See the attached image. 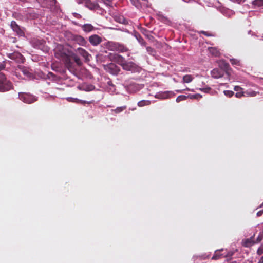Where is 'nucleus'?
<instances>
[{"instance_id":"2eb2a0df","label":"nucleus","mask_w":263,"mask_h":263,"mask_svg":"<svg viewBox=\"0 0 263 263\" xmlns=\"http://www.w3.org/2000/svg\"><path fill=\"white\" fill-rule=\"evenodd\" d=\"M220 66L221 67L222 70L224 71V73H226L227 76V77L229 78V70L230 69V65L229 63L226 62L224 61H222L221 62V64Z\"/></svg>"},{"instance_id":"473e14b6","label":"nucleus","mask_w":263,"mask_h":263,"mask_svg":"<svg viewBox=\"0 0 263 263\" xmlns=\"http://www.w3.org/2000/svg\"><path fill=\"white\" fill-rule=\"evenodd\" d=\"M115 20L120 23H124L125 21V18L123 16H115Z\"/></svg>"},{"instance_id":"c756f323","label":"nucleus","mask_w":263,"mask_h":263,"mask_svg":"<svg viewBox=\"0 0 263 263\" xmlns=\"http://www.w3.org/2000/svg\"><path fill=\"white\" fill-rule=\"evenodd\" d=\"M188 98V97L184 95H180L177 97L176 99V101L177 102H180V101H184L186 100Z\"/></svg>"},{"instance_id":"f3484780","label":"nucleus","mask_w":263,"mask_h":263,"mask_svg":"<svg viewBox=\"0 0 263 263\" xmlns=\"http://www.w3.org/2000/svg\"><path fill=\"white\" fill-rule=\"evenodd\" d=\"M208 50L209 52L214 57H218L220 55V52L219 49L216 47H209Z\"/></svg>"},{"instance_id":"412c9836","label":"nucleus","mask_w":263,"mask_h":263,"mask_svg":"<svg viewBox=\"0 0 263 263\" xmlns=\"http://www.w3.org/2000/svg\"><path fill=\"white\" fill-rule=\"evenodd\" d=\"M223 251V249H221V250H216L215 252V253H214V255L212 257V259H213V260H218V259H219L220 258H221L222 257V256L224 257V254H220V251Z\"/></svg>"},{"instance_id":"58836bf2","label":"nucleus","mask_w":263,"mask_h":263,"mask_svg":"<svg viewBox=\"0 0 263 263\" xmlns=\"http://www.w3.org/2000/svg\"><path fill=\"white\" fill-rule=\"evenodd\" d=\"M67 99L69 102H75V103H78V102L79 101V99H78L77 98H71V97L68 98Z\"/></svg>"},{"instance_id":"5701e85b","label":"nucleus","mask_w":263,"mask_h":263,"mask_svg":"<svg viewBox=\"0 0 263 263\" xmlns=\"http://www.w3.org/2000/svg\"><path fill=\"white\" fill-rule=\"evenodd\" d=\"M151 104L149 100H141L138 102V106L139 107H143L144 106H148Z\"/></svg>"},{"instance_id":"09e8293b","label":"nucleus","mask_w":263,"mask_h":263,"mask_svg":"<svg viewBox=\"0 0 263 263\" xmlns=\"http://www.w3.org/2000/svg\"><path fill=\"white\" fill-rule=\"evenodd\" d=\"M184 90H187V91H190V88H186L185 89H184ZM183 90H176V91H177V92H179V93H181V92H183Z\"/></svg>"},{"instance_id":"c85d7f7f","label":"nucleus","mask_w":263,"mask_h":263,"mask_svg":"<svg viewBox=\"0 0 263 263\" xmlns=\"http://www.w3.org/2000/svg\"><path fill=\"white\" fill-rule=\"evenodd\" d=\"M252 4L257 7L263 6V0H254L252 2Z\"/></svg>"},{"instance_id":"a18cd8bd","label":"nucleus","mask_w":263,"mask_h":263,"mask_svg":"<svg viewBox=\"0 0 263 263\" xmlns=\"http://www.w3.org/2000/svg\"><path fill=\"white\" fill-rule=\"evenodd\" d=\"M159 19L160 21H163V22H164L167 20L166 17H164V16H162V15H159Z\"/></svg>"},{"instance_id":"864d4df0","label":"nucleus","mask_w":263,"mask_h":263,"mask_svg":"<svg viewBox=\"0 0 263 263\" xmlns=\"http://www.w3.org/2000/svg\"><path fill=\"white\" fill-rule=\"evenodd\" d=\"M184 1H187V0H184Z\"/></svg>"},{"instance_id":"6ab92c4d","label":"nucleus","mask_w":263,"mask_h":263,"mask_svg":"<svg viewBox=\"0 0 263 263\" xmlns=\"http://www.w3.org/2000/svg\"><path fill=\"white\" fill-rule=\"evenodd\" d=\"M244 93L246 95L245 97H255L259 93V91H256L251 89L246 90L244 91Z\"/></svg>"},{"instance_id":"0eeeda50","label":"nucleus","mask_w":263,"mask_h":263,"mask_svg":"<svg viewBox=\"0 0 263 263\" xmlns=\"http://www.w3.org/2000/svg\"><path fill=\"white\" fill-rule=\"evenodd\" d=\"M70 39L71 41L82 46H86L87 43L84 37L80 35L71 34Z\"/></svg>"},{"instance_id":"f704fd0d","label":"nucleus","mask_w":263,"mask_h":263,"mask_svg":"<svg viewBox=\"0 0 263 263\" xmlns=\"http://www.w3.org/2000/svg\"><path fill=\"white\" fill-rule=\"evenodd\" d=\"M223 93L227 97H231L234 94V92L231 90H224Z\"/></svg>"},{"instance_id":"cd10ccee","label":"nucleus","mask_w":263,"mask_h":263,"mask_svg":"<svg viewBox=\"0 0 263 263\" xmlns=\"http://www.w3.org/2000/svg\"><path fill=\"white\" fill-rule=\"evenodd\" d=\"M175 94L172 91H166L162 94V97L164 99L170 98L172 96H174Z\"/></svg>"},{"instance_id":"de8ad7c7","label":"nucleus","mask_w":263,"mask_h":263,"mask_svg":"<svg viewBox=\"0 0 263 263\" xmlns=\"http://www.w3.org/2000/svg\"><path fill=\"white\" fill-rule=\"evenodd\" d=\"M224 257H230V256H232V255H233V253H230V252H229V253H227V254H224Z\"/></svg>"},{"instance_id":"f03ea898","label":"nucleus","mask_w":263,"mask_h":263,"mask_svg":"<svg viewBox=\"0 0 263 263\" xmlns=\"http://www.w3.org/2000/svg\"><path fill=\"white\" fill-rule=\"evenodd\" d=\"M106 48L110 51H116L120 52H127L128 49L123 44L115 42H108L106 43Z\"/></svg>"},{"instance_id":"603ef678","label":"nucleus","mask_w":263,"mask_h":263,"mask_svg":"<svg viewBox=\"0 0 263 263\" xmlns=\"http://www.w3.org/2000/svg\"><path fill=\"white\" fill-rule=\"evenodd\" d=\"M48 75L51 76V77L54 76V74L52 72H51L48 73Z\"/></svg>"},{"instance_id":"4be33fe9","label":"nucleus","mask_w":263,"mask_h":263,"mask_svg":"<svg viewBox=\"0 0 263 263\" xmlns=\"http://www.w3.org/2000/svg\"><path fill=\"white\" fill-rule=\"evenodd\" d=\"M64 55H68L66 53L63 51H60L56 50L55 52V56L57 58L61 60L62 61H64Z\"/></svg>"},{"instance_id":"20e7f679","label":"nucleus","mask_w":263,"mask_h":263,"mask_svg":"<svg viewBox=\"0 0 263 263\" xmlns=\"http://www.w3.org/2000/svg\"><path fill=\"white\" fill-rule=\"evenodd\" d=\"M77 3L79 4H83L84 6L91 10L98 9L99 5L97 3L92 2L91 0H78Z\"/></svg>"},{"instance_id":"3c124183","label":"nucleus","mask_w":263,"mask_h":263,"mask_svg":"<svg viewBox=\"0 0 263 263\" xmlns=\"http://www.w3.org/2000/svg\"><path fill=\"white\" fill-rule=\"evenodd\" d=\"M258 263H263V256L260 258Z\"/></svg>"},{"instance_id":"ddd939ff","label":"nucleus","mask_w":263,"mask_h":263,"mask_svg":"<svg viewBox=\"0 0 263 263\" xmlns=\"http://www.w3.org/2000/svg\"><path fill=\"white\" fill-rule=\"evenodd\" d=\"M76 51L84 58L86 62H88L90 60V58L91 55L86 50L79 47L77 49Z\"/></svg>"},{"instance_id":"e433bc0d","label":"nucleus","mask_w":263,"mask_h":263,"mask_svg":"<svg viewBox=\"0 0 263 263\" xmlns=\"http://www.w3.org/2000/svg\"><path fill=\"white\" fill-rule=\"evenodd\" d=\"M199 90L205 93H209L211 91V88L209 87H207L205 88H199Z\"/></svg>"},{"instance_id":"1a4fd4ad","label":"nucleus","mask_w":263,"mask_h":263,"mask_svg":"<svg viewBox=\"0 0 263 263\" xmlns=\"http://www.w3.org/2000/svg\"><path fill=\"white\" fill-rule=\"evenodd\" d=\"M108 58L111 61L116 62L119 65H121L124 62L125 58L122 55L117 53H109L108 55Z\"/></svg>"},{"instance_id":"7ed1b4c3","label":"nucleus","mask_w":263,"mask_h":263,"mask_svg":"<svg viewBox=\"0 0 263 263\" xmlns=\"http://www.w3.org/2000/svg\"><path fill=\"white\" fill-rule=\"evenodd\" d=\"M19 98L24 102L28 104H31L37 100L36 98L29 93L26 92H20L18 93Z\"/></svg>"},{"instance_id":"9d476101","label":"nucleus","mask_w":263,"mask_h":263,"mask_svg":"<svg viewBox=\"0 0 263 263\" xmlns=\"http://www.w3.org/2000/svg\"><path fill=\"white\" fill-rule=\"evenodd\" d=\"M88 40L90 43L94 46H98L102 41V38L97 34H93L90 36Z\"/></svg>"},{"instance_id":"79ce46f5","label":"nucleus","mask_w":263,"mask_h":263,"mask_svg":"<svg viewBox=\"0 0 263 263\" xmlns=\"http://www.w3.org/2000/svg\"><path fill=\"white\" fill-rule=\"evenodd\" d=\"M101 2L104 3L106 5H110L111 1L110 0H100Z\"/></svg>"},{"instance_id":"8fccbe9b","label":"nucleus","mask_w":263,"mask_h":263,"mask_svg":"<svg viewBox=\"0 0 263 263\" xmlns=\"http://www.w3.org/2000/svg\"><path fill=\"white\" fill-rule=\"evenodd\" d=\"M131 2L134 5H136L137 3H139L138 0H131Z\"/></svg>"},{"instance_id":"aec40b11","label":"nucleus","mask_w":263,"mask_h":263,"mask_svg":"<svg viewBox=\"0 0 263 263\" xmlns=\"http://www.w3.org/2000/svg\"><path fill=\"white\" fill-rule=\"evenodd\" d=\"M18 69H19L22 73L27 77H30L31 76V73L29 71L28 69L22 66L19 65L17 67Z\"/></svg>"},{"instance_id":"4c0bfd02","label":"nucleus","mask_w":263,"mask_h":263,"mask_svg":"<svg viewBox=\"0 0 263 263\" xmlns=\"http://www.w3.org/2000/svg\"><path fill=\"white\" fill-rule=\"evenodd\" d=\"M245 95H246L244 93V91H240V92H237L235 93V96L237 98H241L242 96L245 97Z\"/></svg>"},{"instance_id":"ea45409f","label":"nucleus","mask_w":263,"mask_h":263,"mask_svg":"<svg viewBox=\"0 0 263 263\" xmlns=\"http://www.w3.org/2000/svg\"><path fill=\"white\" fill-rule=\"evenodd\" d=\"M196 257L197 259L199 258V260H205L209 258V256L206 255H202L201 256H197Z\"/></svg>"},{"instance_id":"a211bd4d","label":"nucleus","mask_w":263,"mask_h":263,"mask_svg":"<svg viewBox=\"0 0 263 263\" xmlns=\"http://www.w3.org/2000/svg\"><path fill=\"white\" fill-rule=\"evenodd\" d=\"M82 28L83 30L85 32H90L95 29V27H93L90 24H85L82 25Z\"/></svg>"},{"instance_id":"9b49d317","label":"nucleus","mask_w":263,"mask_h":263,"mask_svg":"<svg viewBox=\"0 0 263 263\" xmlns=\"http://www.w3.org/2000/svg\"><path fill=\"white\" fill-rule=\"evenodd\" d=\"M10 26L13 30L18 35L23 36L24 35V31L20 27V26L17 24L15 21H11Z\"/></svg>"},{"instance_id":"7c9ffc66","label":"nucleus","mask_w":263,"mask_h":263,"mask_svg":"<svg viewBox=\"0 0 263 263\" xmlns=\"http://www.w3.org/2000/svg\"><path fill=\"white\" fill-rule=\"evenodd\" d=\"M137 39L139 43L141 45H142L143 46H146V42L144 41V40L140 35H139L138 36H137Z\"/></svg>"},{"instance_id":"6e6552de","label":"nucleus","mask_w":263,"mask_h":263,"mask_svg":"<svg viewBox=\"0 0 263 263\" xmlns=\"http://www.w3.org/2000/svg\"><path fill=\"white\" fill-rule=\"evenodd\" d=\"M8 57L10 59L16 61L17 63H23L25 61V59L23 56V55L18 52H14L12 53L9 54L8 55Z\"/></svg>"},{"instance_id":"f257e3e1","label":"nucleus","mask_w":263,"mask_h":263,"mask_svg":"<svg viewBox=\"0 0 263 263\" xmlns=\"http://www.w3.org/2000/svg\"><path fill=\"white\" fill-rule=\"evenodd\" d=\"M5 68V65L3 64H0V71ZM13 86L11 82L8 80L5 75L0 72V91H7L12 89Z\"/></svg>"},{"instance_id":"423d86ee","label":"nucleus","mask_w":263,"mask_h":263,"mask_svg":"<svg viewBox=\"0 0 263 263\" xmlns=\"http://www.w3.org/2000/svg\"><path fill=\"white\" fill-rule=\"evenodd\" d=\"M121 66L124 70L126 71H135L138 68L137 65L134 62H127L125 59Z\"/></svg>"},{"instance_id":"a878e982","label":"nucleus","mask_w":263,"mask_h":263,"mask_svg":"<svg viewBox=\"0 0 263 263\" xmlns=\"http://www.w3.org/2000/svg\"><path fill=\"white\" fill-rule=\"evenodd\" d=\"M72 58L78 65L81 66L82 64L80 58L77 54H73L72 55Z\"/></svg>"},{"instance_id":"49530a36","label":"nucleus","mask_w":263,"mask_h":263,"mask_svg":"<svg viewBox=\"0 0 263 263\" xmlns=\"http://www.w3.org/2000/svg\"><path fill=\"white\" fill-rule=\"evenodd\" d=\"M78 103H81L82 104H85L86 103H89V102L86 101H83V100H79V102Z\"/></svg>"},{"instance_id":"a19ab883","label":"nucleus","mask_w":263,"mask_h":263,"mask_svg":"<svg viewBox=\"0 0 263 263\" xmlns=\"http://www.w3.org/2000/svg\"><path fill=\"white\" fill-rule=\"evenodd\" d=\"M262 238H263V235H262V234H260L258 236V237H257V239H256V241H255V243H258V242H260V241H261V240L262 239Z\"/></svg>"},{"instance_id":"f8f14e48","label":"nucleus","mask_w":263,"mask_h":263,"mask_svg":"<svg viewBox=\"0 0 263 263\" xmlns=\"http://www.w3.org/2000/svg\"><path fill=\"white\" fill-rule=\"evenodd\" d=\"M211 74L212 78L218 79L224 76V72L221 69L215 68L211 71Z\"/></svg>"},{"instance_id":"37998d69","label":"nucleus","mask_w":263,"mask_h":263,"mask_svg":"<svg viewBox=\"0 0 263 263\" xmlns=\"http://www.w3.org/2000/svg\"><path fill=\"white\" fill-rule=\"evenodd\" d=\"M242 89V88H241L239 86H235L234 88V90L237 92H239L240 91H241Z\"/></svg>"},{"instance_id":"72a5a7b5","label":"nucleus","mask_w":263,"mask_h":263,"mask_svg":"<svg viewBox=\"0 0 263 263\" xmlns=\"http://www.w3.org/2000/svg\"><path fill=\"white\" fill-rule=\"evenodd\" d=\"M146 50H147V52L149 54H151V55H154V54L156 53V51L154 50V49L152 48L151 47H147Z\"/></svg>"},{"instance_id":"c9c22d12","label":"nucleus","mask_w":263,"mask_h":263,"mask_svg":"<svg viewBox=\"0 0 263 263\" xmlns=\"http://www.w3.org/2000/svg\"><path fill=\"white\" fill-rule=\"evenodd\" d=\"M230 62L232 65H238L239 63V61L236 59H231Z\"/></svg>"},{"instance_id":"bb28decb","label":"nucleus","mask_w":263,"mask_h":263,"mask_svg":"<svg viewBox=\"0 0 263 263\" xmlns=\"http://www.w3.org/2000/svg\"><path fill=\"white\" fill-rule=\"evenodd\" d=\"M188 98L190 99H200L202 98V95L199 93L191 95L190 94L187 96Z\"/></svg>"},{"instance_id":"b1692460","label":"nucleus","mask_w":263,"mask_h":263,"mask_svg":"<svg viewBox=\"0 0 263 263\" xmlns=\"http://www.w3.org/2000/svg\"><path fill=\"white\" fill-rule=\"evenodd\" d=\"M193 80V77L191 75L186 74L183 76V81L184 83H190Z\"/></svg>"},{"instance_id":"4468645a","label":"nucleus","mask_w":263,"mask_h":263,"mask_svg":"<svg viewBox=\"0 0 263 263\" xmlns=\"http://www.w3.org/2000/svg\"><path fill=\"white\" fill-rule=\"evenodd\" d=\"M65 66L68 69H70L73 68V62L71 61L69 55H64V61Z\"/></svg>"},{"instance_id":"39448f33","label":"nucleus","mask_w":263,"mask_h":263,"mask_svg":"<svg viewBox=\"0 0 263 263\" xmlns=\"http://www.w3.org/2000/svg\"><path fill=\"white\" fill-rule=\"evenodd\" d=\"M104 69L107 72L113 75H117L120 71V67L112 63L104 65Z\"/></svg>"},{"instance_id":"393cba45","label":"nucleus","mask_w":263,"mask_h":263,"mask_svg":"<svg viewBox=\"0 0 263 263\" xmlns=\"http://www.w3.org/2000/svg\"><path fill=\"white\" fill-rule=\"evenodd\" d=\"M126 108V106L118 107L117 108H116L115 109H112L111 112H114L115 114H118V113L121 112L122 111L124 110Z\"/></svg>"},{"instance_id":"2f4dec72","label":"nucleus","mask_w":263,"mask_h":263,"mask_svg":"<svg viewBox=\"0 0 263 263\" xmlns=\"http://www.w3.org/2000/svg\"><path fill=\"white\" fill-rule=\"evenodd\" d=\"M199 34H202L206 36H208V37H211V36H214V34L210 32H208V31H200L199 32Z\"/></svg>"},{"instance_id":"dca6fc26","label":"nucleus","mask_w":263,"mask_h":263,"mask_svg":"<svg viewBox=\"0 0 263 263\" xmlns=\"http://www.w3.org/2000/svg\"><path fill=\"white\" fill-rule=\"evenodd\" d=\"M255 243V242L254 240L253 236L242 240V245L245 247H250Z\"/></svg>"},{"instance_id":"c03bdc74","label":"nucleus","mask_w":263,"mask_h":263,"mask_svg":"<svg viewBox=\"0 0 263 263\" xmlns=\"http://www.w3.org/2000/svg\"><path fill=\"white\" fill-rule=\"evenodd\" d=\"M262 206H263V202H262V204L260 205V207L261 208ZM263 213V209L262 210H260L257 213V216H260L262 215Z\"/></svg>"}]
</instances>
